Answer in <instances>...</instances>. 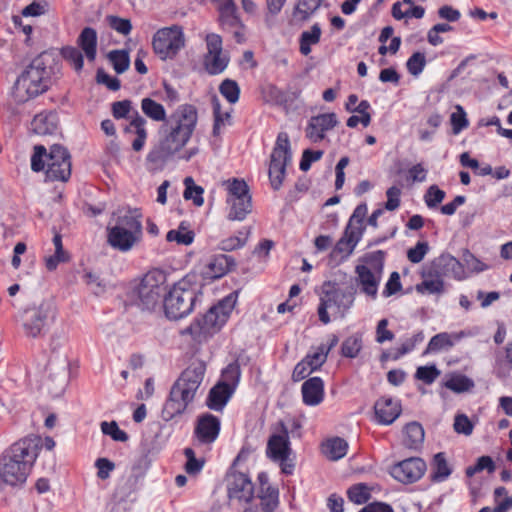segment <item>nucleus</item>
<instances>
[{"label": "nucleus", "instance_id": "obj_1", "mask_svg": "<svg viewBox=\"0 0 512 512\" xmlns=\"http://www.w3.org/2000/svg\"><path fill=\"white\" fill-rule=\"evenodd\" d=\"M198 120L195 106L180 105L171 114L169 121L159 130V141L146 157L147 165L152 170L161 169L167 160L179 152L190 140Z\"/></svg>", "mask_w": 512, "mask_h": 512}, {"label": "nucleus", "instance_id": "obj_2", "mask_svg": "<svg viewBox=\"0 0 512 512\" xmlns=\"http://www.w3.org/2000/svg\"><path fill=\"white\" fill-rule=\"evenodd\" d=\"M42 446L38 436H27L13 443L0 456V480L15 487L23 485Z\"/></svg>", "mask_w": 512, "mask_h": 512}, {"label": "nucleus", "instance_id": "obj_3", "mask_svg": "<svg viewBox=\"0 0 512 512\" xmlns=\"http://www.w3.org/2000/svg\"><path fill=\"white\" fill-rule=\"evenodd\" d=\"M206 371L203 361H193L172 385L169 397L162 409V417L170 421L185 412L188 405L193 402Z\"/></svg>", "mask_w": 512, "mask_h": 512}, {"label": "nucleus", "instance_id": "obj_4", "mask_svg": "<svg viewBox=\"0 0 512 512\" xmlns=\"http://www.w3.org/2000/svg\"><path fill=\"white\" fill-rule=\"evenodd\" d=\"M46 169V179L49 181H67L71 176V156L69 151L60 144L50 147L49 153L43 145L34 146L31 156V169L40 172Z\"/></svg>", "mask_w": 512, "mask_h": 512}, {"label": "nucleus", "instance_id": "obj_5", "mask_svg": "<svg viewBox=\"0 0 512 512\" xmlns=\"http://www.w3.org/2000/svg\"><path fill=\"white\" fill-rule=\"evenodd\" d=\"M142 218L138 208L128 209L118 216L115 225L107 229L108 244L120 252L132 250L143 237Z\"/></svg>", "mask_w": 512, "mask_h": 512}, {"label": "nucleus", "instance_id": "obj_6", "mask_svg": "<svg viewBox=\"0 0 512 512\" xmlns=\"http://www.w3.org/2000/svg\"><path fill=\"white\" fill-rule=\"evenodd\" d=\"M54 58L48 52L35 57L15 82L17 91L25 92L28 98L36 97L48 90L53 74Z\"/></svg>", "mask_w": 512, "mask_h": 512}, {"label": "nucleus", "instance_id": "obj_7", "mask_svg": "<svg viewBox=\"0 0 512 512\" xmlns=\"http://www.w3.org/2000/svg\"><path fill=\"white\" fill-rule=\"evenodd\" d=\"M236 303L235 297L231 294L212 306L203 316L196 318L182 334L191 335L197 342L207 340L214 333L219 331L227 322Z\"/></svg>", "mask_w": 512, "mask_h": 512}, {"label": "nucleus", "instance_id": "obj_8", "mask_svg": "<svg viewBox=\"0 0 512 512\" xmlns=\"http://www.w3.org/2000/svg\"><path fill=\"white\" fill-rule=\"evenodd\" d=\"M356 289L349 285L342 289L336 282L325 281L321 286L320 303L317 309L319 320L323 324L331 322L328 309H331L334 318H344L353 306Z\"/></svg>", "mask_w": 512, "mask_h": 512}, {"label": "nucleus", "instance_id": "obj_9", "mask_svg": "<svg viewBox=\"0 0 512 512\" xmlns=\"http://www.w3.org/2000/svg\"><path fill=\"white\" fill-rule=\"evenodd\" d=\"M167 277L163 270L148 271L131 291V296L143 310L152 311L161 302L166 291Z\"/></svg>", "mask_w": 512, "mask_h": 512}, {"label": "nucleus", "instance_id": "obj_10", "mask_svg": "<svg viewBox=\"0 0 512 512\" xmlns=\"http://www.w3.org/2000/svg\"><path fill=\"white\" fill-rule=\"evenodd\" d=\"M196 299V291L186 280L177 282L163 299L165 315L172 320L187 316L192 312Z\"/></svg>", "mask_w": 512, "mask_h": 512}, {"label": "nucleus", "instance_id": "obj_11", "mask_svg": "<svg viewBox=\"0 0 512 512\" xmlns=\"http://www.w3.org/2000/svg\"><path fill=\"white\" fill-rule=\"evenodd\" d=\"M52 317V305L42 301L39 305L28 306L20 311L17 322L27 338H40L48 330L49 319Z\"/></svg>", "mask_w": 512, "mask_h": 512}, {"label": "nucleus", "instance_id": "obj_12", "mask_svg": "<svg viewBox=\"0 0 512 512\" xmlns=\"http://www.w3.org/2000/svg\"><path fill=\"white\" fill-rule=\"evenodd\" d=\"M292 160V151L289 136L280 132L270 155L268 175L271 187L279 190L286 175V167Z\"/></svg>", "mask_w": 512, "mask_h": 512}, {"label": "nucleus", "instance_id": "obj_13", "mask_svg": "<svg viewBox=\"0 0 512 512\" xmlns=\"http://www.w3.org/2000/svg\"><path fill=\"white\" fill-rule=\"evenodd\" d=\"M185 47V35L180 25L158 29L152 38L154 53L161 60H173Z\"/></svg>", "mask_w": 512, "mask_h": 512}, {"label": "nucleus", "instance_id": "obj_14", "mask_svg": "<svg viewBox=\"0 0 512 512\" xmlns=\"http://www.w3.org/2000/svg\"><path fill=\"white\" fill-rule=\"evenodd\" d=\"M229 212L227 219L242 221L252 211V200L247 183L242 179L234 178L226 182Z\"/></svg>", "mask_w": 512, "mask_h": 512}, {"label": "nucleus", "instance_id": "obj_15", "mask_svg": "<svg viewBox=\"0 0 512 512\" xmlns=\"http://www.w3.org/2000/svg\"><path fill=\"white\" fill-rule=\"evenodd\" d=\"M218 13V20L222 29L233 33L237 43H243L245 41V26L240 19L234 0H221Z\"/></svg>", "mask_w": 512, "mask_h": 512}, {"label": "nucleus", "instance_id": "obj_16", "mask_svg": "<svg viewBox=\"0 0 512 512\" xmlns=\"http://www.w3.org/2000/svg\"><path fill=\"white\" fill-rule=\"evenodd\" d=\"M426 468L424 460L418 457H411L393 465L390 473L397 481L410 484L421 479Z\"/></svg>", "mask_w": 512, "mask_h": 512}, {"label": "nucleus", "instance_id": "obj_17", "mask_svg": "<svg viewBox=\"0 0 512 512\" xmlns=\"http://www.w3.org/2000/svg\"><path fill=\"white\" fill-rule=\"evenodd\" d=\"M221 429L220 419L211 414L203 413L197 417L194 438L201 445H211L216 441Z\"/></svg>", "mask_w": 512, "mask_h": 512}, {"label": "nucleus", "instance_id": "obj_18", "mask_svg": "<svg viewBox=\"0 0 512 512\" xmlns=\"http://www.w3.org/2000/svg\"><path fill=\"white\" fill-rule=\"evenodd\" d=\"M254 486L248 475L242 472H232L228 476V496L240 502L248 503L252 500Z\"/></svg>", "mask_w": 512, "mask_h": 512}, {"label": "nucleus", "instance_id": "obj_19", "mask_svg": "<svg viewBox=\"0 0 512 512\" xmlns=\"http://www.w3.org/2000/svg\"><path fill=\"white\" fill-rule=\"evenodd\" d=\"M335 113H324L310 118L306 127V137L313 143H318L325 138V133L337 125Z\"/></svg>", "mask_w": 512, "mask_h": 512}, {"label": "nucleus", "instance_id": "obj_20", "mask_svg": "<svg viewBox=\"0 0 512 512\" xmlns=\"http://www.w3.org/2000/svg\"><path fill=\"white\" fill-rule=\"evenodd\" d=\"M373 408L375 421L381 425L392 424L402 412L400 401L390 396H382L377 399Z\"/></svg>", "mask_w": 512, "mask_h": 512}, {"label": "nucleus", "instance_id": "obj_21", "mask_svg": "<svg viewBox=\"0 0 512 512\" xmlns=\"http://www.w3.org/2000/svg\"><path fill=\"white\" fill-rule=\"evenodd\" d=\"M363 234V229L346 227L343 236L337 241L331 251L330 256L336 258L347 259L354 251L356 245L360 241Z\"/></svg>", "mask_w": 512, "mask_h": 512}, {"label": "nucleus", "instance_id": "obj_22", "mask_svg": "<svg viewBox=\"0 0 512 512\" xmlns=\"http://www.w3.org/2000/svg\"><path fill=\"white\" fill-rule=\"evenodd\" d=\"M281 427V433L271 435L267 442L266 453L272 460H285L291 452L288 430L284 424Z\"/></svg>", "mask_w": 512, "mask_h": 512}, {"label": "nucleus", "instance_id": "obj_23", "mask_svg": "<svg viewBox=\"0 0 512 512\" xmlns=\"http://www.w3.org/2000/svg\"><path fill=\"white\" fill-rule=\"evenodd\" d=\"M234 393V387L226 382H218L207 396L206 406L216 412H221Z\"/></svg>", "mask_w": 512, "mask_h": 512}, {"label": "nucleus", "instance_id": "obj_24", "mask_svg": "<svg viewBox=\"0 0 512 512\" xmlns=\"http://www.w3.org/2000/svg\"><path fill=\"white\" fill-rule=\"evenodd\" d=\"M258 480L260 482L258 498L262 512H272L278 506L279 491L270 485L268 476L265 473H260Z\"/></svg>", "mask_w": 512, "mask_h": 512}, {"label": "nucleus", "instance_id": "obj_25", "mask_svg": "<svg viewBox=\"0 0 512 512\" xmlns=\"http://www.w3.org/2000/svg\"><path fill=\"white\" fill-rule=\"evenodd\" d=\"M302 400L307 406H317L324 399V381L320 377H311L301 387Z\"/></svg>", "mask_w": 512, "mask_h": 512}, {"label": "nucleus", "instance_id": "obj_26", "mask_svg": "<svg viewBox=\"0 0 512 512\" xmlns=\"http://www.w3.org/2000/svg\"><path fill=\"white\" fill-rule=\"evenodd\" d=\"M58 115L53 111H43L31 121V131L37 135H52L58 130Z\"/></svg>", "mask_w": 512, "mask_h": 512}, {"label": "nucleus", "instance_id": "obj_27", "mask_svg": "<svg viewBox=\"0 0 512 512\" xmlns=\"http://www.w3.org/2000/svg\"><path fill=\"white\" fill-rule=\"evenodd\" d=\"M355 271L361 285V291L372 298H376L382 273L372 271L366 265H358Z\"/></svg>", "mask_w": 512, "mask_h": 512}, {"label": "nucleus", "instance_id": "obj_28", "mask_svg": "<svg viewBox=\"0 0 512 512\" xmlns=\"http://www.w3.org/2000/svg\"><path fill=\"white\" fill-rule=\"evenodd\" d=\"M236 265L232 256L217 254L210 258L206 265V274L213 279L221 278L230 272Z\"/></svg>", "mask_w": 512, "mask_h": 512}, {"label": "nucleus", "instance_id": "obj_29", "mask_svg": "<svg viewBox=\"0 0 512 512\" xmlns=\"http://www.w3.org/2000/svg\"><path fill=\"white\" fill-rule=\"evenodd\" d=\"M97 32L92 27H85L77 38L78 48L84 53L88 62L93 63L97 56Z\"/></svg>", "mask_w": 512, "mask_h": 512}, {"label": "nucleus", "instance_id": "obj_30", "mask_svg": "<svg viewBox=\"0 0 512 512\" xmlns=\"http://www.w3.org/2000/svg\"><path fill=\"white\" fill-rule=\"evenodd\" d=\"M464 336V332L460 333H448V332H441L436 335H434L425 351L423 352L424 355L431 354V353H437L442 350H449L452 348L456 341H459Z\"/></svg>", "mask_w": 512, "mask_h": 512}, {"label": "nucleus", "instance_id": "obj_31", "mask_svg": "<svg viewBox=\"0 0 512 512\" xmlns=\"http://www.w3.org/2000/svg\"><path fill=\"white\" fill-rule=\"evenodd\" d=\"M324 0H298L292 11L291 23L302 24L320 8Z\"/></svg>", "mask_w": 512, "mask_h": 512}, {"label": "nucleus", "instance_id": "obj_32", "mask_svg": "<svg viewBox=\"0 0 512 512\" xmlns=\"http://www.w3.org/2000/svg\"><path fill=\"white\" fill-rule=\"evenodd\" d=\"M146 123V119L140 116L138 111H134L130 124L126 128L127 132H134L136 134V138L132 142L134 151H140L144 147L147 139Z\"/></svg>", "mask_w": 512, "mask_h": 512}, {"label": "nucleus", "instance_id": "obj_33", "mask_svg": "<svg viewBox=\"0 0 512 512\" xmlns=\"http://www.w3.org/2000/svg\"><path fill=\"white\" fill-rule=\"evenodd\" d=\"M348 450V443L340 437H334L326 440L322 444V452L331 461H337L343 458Z\"/></svg>", "mask_w": 512, "mask_h": 512}, {"label": "nucleus", "instance_id": "obj_34", "mask_svg": "<svg viewBox=\"0 0 512 512\" xmlns=\"http://www.w3.org/2000/svg\"><path fill=\"white\" fill-rule=\"evenodd\" d=\"M403 445L412 450L418 449L424 441V429L418 422H411L405 426Z\"/></svg>", "mask_w": 512, "mask_h": 512}, {"label": "nucleus", "instance_id": "obj_35", "mask_svg": "<svg viewBox=\"0 0 512 512\" xmlns=\"http://www.w3.org/2000/svg\"><path fill=\"white\" fill-rule=\"evenodd\" d=\"M229 63V57L223 53L205 54L203 59L204 68L210 75L222 73Z\"/></svg>", "mask_w": 512, "mask_h": 512}, {"label": "nucleus", "instance_id": "obj_36", "mask_svg": "<svg viewBox=\"0 0 512 512\" xmlns=\"http://www.w3.org/2000/svg\"><path fill=\"white\" fill-rule=\"evenodd\" d=\"M321 37V28L315 23L310 30L303 31L299 39V50L301 54L307 56L311 52V46L319 43Z\"/></svg>", "mask_w": 512, "mask_h": 512}, {"label": "nucleus", "instance_id": "obj_37", "mask_svg": "<svg viewBox=\"0 0 512 512\" xmlns=\"http://www.w3.org/2000/svg\"><path fill=\"white\" fill-rule=\"evenodd\" d=\"M142 112L153 121H166V110L164 106L151 98H143L141 101Z\"/></svg>", "mask_w": 512, "mask_h": 512}, {"label": "nucleus", "instance_id": "obj_38", "mask_svg": "<svg viewBox=\"0 0 512 512\" xmlns=\"http://www.w3.org/2000/svg\"><path fill=\"white\" fill-rule=\"evenodd\" d=\"M451 472H452V470L447 463L445 453H443V452L437 453L434 456L433 462H432V474H431L432 480L435 482L444 481L450 476Z\"/></svg>", "mask_w": 512, "mask_h": 512}, {"label": "nucleus", "instance_id": "obj_39", "mask_svg": "<svg viewBox=\"0 0 512 512\" xmlns=\"http://www.w3.org/2000/svg\"><path fill=\"white\" fill-rule=\"evenodd\" d=\"M60 55L68 62L76 73H80L84 67V57L82 51L78 47L63 46L60 49Z\"/></svg>", "mask_w": 512, "mask_h": 512}, {"label": "nucleus", "instance_id": "obj_40", "mask_svg": "<svg viewBox=\"0 0 512 512\" xmlns=\"http://www.w3.org/2000/svg\"><path fill=\"white\" fill-rule=\"evenodd\" d=\"M444 386L455 393H463L474 387V381L466 375L455 374L444 383Z\"/></svg>", "mask_w": 512, "mask_h": 512}, {"label": "nucleus", "instance_id": "obj_41", "mask_svg": "<svg viewBox=\"0 0 512 512\" xmlns=\"http://www.w3.org/2000/svg\"><path fill=\"white\" fill-rule=\"evenodd\" d=\"M440 263L444 266L445 276H452L456 279H462L464 268L462 263L455 257L447 254L440 256Z\"/></svg>", "mask_w": 512, "mask_h": 512}, {"label": "nucleus", "instance_id": "obj_42", "mask_svg": "<svg viewBox=\"0 0 512 512\" xmlns=\"http://www.w3.org/2000/svg\"><path fill=\"white\" fill-rule=\"evenodd\" d=\"M415 290L422 295H441L445 292V285L443 280L423 278L421 283L416 284Z\"/></svg>", "mask_w": 512, "mask_h": 512}, {"label": "nucleus", "instance_id": "obj_43", "mask_svg": "<svg viewBox=\"0 0 512 512\" xmlns=\"http://www.w3.org/2000/svg\"><path fill=\"white\" fill-rule=\"evenodd\" d=\"M108 59L118 74L124 73L130 65V57L125 50H113L109 52Z\"/></svg>", "mask_w": 512, "mask_h": 512}, {"label": "nucleus", "instance_id": "obj_44", "mask_svg": "<svg viewBox=\"0 0 512 512\" xmlns=\"http://www.w3.org/2000/svg\"><path fill=\"white\" fill-rule=\"evenodd\" d=\"M362 349V337L354 334L346 338L341 346V352L344 357L355 358Z\"/></svg>", "mask_w": 512, "mask_h": 512}, {"label": "nucleus", "instance_id": "obj_45", "mask_svg": "<svg viewBox=\"0 0 512 512\" xmlns=\"http://www.w3.org/2000/svg\"><path fill=\"white\" fill-rule=\"evenodd\" d=\"M347 497L355 504H364L371 497L370 489L364 483L355 484L347 490Z\"/></svg>", "mask_w": 512, "mask_h": 512}, {"label": "nucleus", "instance_id": "obj_46", "mask_svg": "<svg viewBox=\"0 0 512 512\" xmlns=\"http://www.w3.org/2000/svg\"><path fill=\"white\" fill-rule=\"evenodd\" d=\"M219 92L231 104L238 102L240 97V87L232 79L223 80L219 86Z\"/></svg>", "mask_w": 512, "mask_h": 512}, {"label": "nucleus", "instance_id": "obj_47", "mask_svg": "<svg viewBox=\"0 0 512 512\" xmlns=\"http://www.w3.org/2000/svg\"><path fill=\"white\" fill-rule=\"evenodd\" d=\"M185 190L183 196L186 200L192 199L193 203L196 206H202L204 199L202 194L204 192L203 188L195 185L194 180L191 177H186L184 180Z\"/></svg>", "mask_w": 512, "mask_h": 512}, {"label": "nucleus", "instance_id": "obj_48", "mask_svg": "<svg viewBox=\"0 0 512 512\" xmlns=\"http://www.w3.org/2000/svg\"><path fill=\"white\" fill-rule=\"evenodd\" d=\"M194 232L187 230L183 227V224L179 226L178 230H170L166 234V240L168 242H176L181 245H190L194 240Z\"/></svg>", "mask_w": 512, "mask_h": 512}, {"label": "nucleus", "instance_id": "obj_49", "mask_svg": "<svg viewBox=\"0 0 512 512\" xmlns=\"http://www.w3.org/2000/svg\"><path fill=\"white\" fill-rule=\"evenodd\" d=\"M440 263V256L435 258L429 265L425 266L421 272L422 278L443 280L445 277L444 266Z\"/></svg>", "mask_w": 512, "mask_h": 512}, {"label": "nucleus", "instance_id": "obj_50", "mask_svg": "<svg viewBox=\"0 0 512 512\" xmlns=\"http://www.w3.org/2000/svg\"><path fill=\"white\" fill-rule=\"evenodd\" d=\"M212 106L214 116L213 135L217 136L220 134V129L225 124V120H228L231 117V115L229 112L223 113L221 111V104L216 97H214L212 101Z\"/></svg>", "mask_w": 512, "mask_h": 512}, {"label": "nucleus", "instance_id": "obj_51", "mask_svg": "<svg viewBox=\"0 0 512 512\" xmlns=\"http://www.w3.org/2000/svg\"><path fill=\"white\" fill-rule=\"evenodd\" d=\"M450 121L452 125L453 134L455 135L459 134L463 129L467 128L469 125L466 112L460 105L456 106V111L451 114Z\"/></svg>", "mask_w": 512, "mask_h": 512}, {"label": "nucleus", "instance_id": "obj_52", "mask_svg": "<svg viewBox=\"0 0 512 512\" xmlns=\"http://www.w3.org/2000/svg\"><path fill=\"white\" fill-rule=\"evenodd\" d=\"M101 431L105 435H109L114 441L126 442L128 440V434L121 430L115 421L102 422Z\"/></svg>", "mask_w": 512, "mask_h": 512}, {"label": "nucleus", "instance_id": "obj_53", "mask_svg": "<svg viewBox=\"0 0 512 512\" xmlns=\"http://www.w3.org/2000/svg\"><path fill=\"white\" fill-rule=\"evenodd\" d=\"M184 455L187 458V462L185 464L186 472L189 475H197L202 470L205 461L203 459H197L192 448H185Z\"/></svg>", "mask_w": 512, "mask_h": 512}, {"label": "nucleus", "instance_id": "obj_54", "mask_svg": "<svg viewBox=\"0 0 512 512\" xmlns=\"http://www.w3.org/2000/svg\"><path fill=\"white\" fill-rule=\"evenodd\" d=\"M426 65V57L422 52L413 53L407 60L406 67L410 74L418 76L422 73Z\"/></svg>", "mask_w": 512, "mask_h": 512}, {"label": "nucleus", "instance_id": "obj_55", "mask_svg": "<svg viewBox=\"0 0 512 512\" xmlns=\"http://www.w3.org/2000/svg\"><path fill=\"white\" fill-rule=\"evenodd\" d=\"M106 22L110 28L122 35H128L132 30V24L129 19L108 15L106 17Z\"/></svg>", "mask_w": 512, "mask_h": 512}, {"label": "nucleus", "instance_id": "obj_56", "mask_svg": "<svg viewBox=\"0 0 512 512\" xmlns=\"http://www.w3.org/2000/svg\"><path fill=\"white\" fill-rule=\"evenodd\" d=\"M440 375V370L435 365L420 366L417 368L415 378L425 384H432Z\"/></svg>", "mask_w": 512, "mask_h": 512}, {"label": "nucleus", "instance_id": "obj_57", "mask_svg": "<svg viewBox=\"0 0 512 512\" xmlns=\"http://www.w3.org/2000/svg\"><path fill=\"white\" fill-rule=\"evenodd\" d=\"M327 357L328 355L324 352V349L318 346L314 350L308 352L304 357V360L309 363V366L313 369V371H317L326 362Z\"/></svg>", "mask_w": 512, "mask_h": 512}, {"label": "nucleus", "instance_id": "obj_58", "mask_svg": "<svg viewBox=\"0 0 512 512\" xmlns=\"http://www.w3.org/2000/svg\"><path fill=\"white\" fill-rule=\"evenodd\" d=\"M445 196V191L437 185H431L424 195V201L428 208H435L444 200Z\"/></svg>", "mask_w": 512, "mask_h": 512}, {"label": "nucleus", "instance_id": "obj_59", "mask_svg": "<svg viewBox=\"0 0 512 512\" xmlns=\"http://www.w3.org/2000/svg\"><path fill=\"white\" fill-rule=\"evenodd\" d=\"M429 251V244L426 241H419L407 251V258L411 263H420Z\"/></svg>", "mask_w": 512, "mask_h": 512}, {"label": "nucleus", "instance_id": "obj_60", "mask_svg": "<svg viewBox=\"0 0 512 512\" xmlns=\"http://www.w3.org/2000/svg\"><path fill=\"white\" fill-rule=\"evenodd\" d=\"M385 252L377 250L369 253L365 256L364 261L366 266L372 269V271L382 273L384 267Z\"/></svg>", "mask_w": 512, "mask_h": 512}, {"label": "nucleus", "instance_id": "obj_61", "mask_svg": "<svg viewBox=\"0 0 512 512\" xmlns=\"http://www.w3.org/2000/svg\"><path fill=\"white\" fill-rule=\"evenodd\" d=\"M240 235H243V232L240 231L239 235L230 236L221 240L218 244V248L222 251L229 252L243 247L246 243L247 237H241Z\"/></svg>", "mask_w": 512, "mask_h": 512}, {"label": "nucleus", "instance_id": "obj_62", "mask_svg": "<svg viewBox=\"0 0 512 512\" xmlns=\"http://www.w3.org/2000/svg\"><path fill=\"white\" fill-rule=\"evenodd\" d=\"M82 279L86 285H88L95 295H99L105 291V283L100 277L92 272H85Z\"/></svg>", "mask_w": 512, "mask_h": 512}, {"label": "nucleus", "instance_id": "obj_63", "mask_svg": "<svg viewBox=\"0 0 512 512\" xmlns=\"http://www.w3.org/2000/svg\"><path fill=\"white\" fill-rule=\"evenodd\" d=\"M240 367L237 363H230L223 371L222 377L223 381L229 385H232L234 389L236 388L239 379H240Z\"/></svg>", "mask_w": 512, "mask_h": 512}, {"label": "nucleus", "instance_id": "obj_64", "mask_svg": "<svg viewBox=\"0 0 512 512\" xmlns=\"http://www.w3.org/2000/svg\"><path fill=\"white\" fill-rule=\"evenodd\" d=\"M96 81L104 84L111 91H118L121 87L120 80L117 77L110 76L101 68L97 70Z\"/></svg>", "mask_w": 512, "mask_h": 512}]
</instances>
